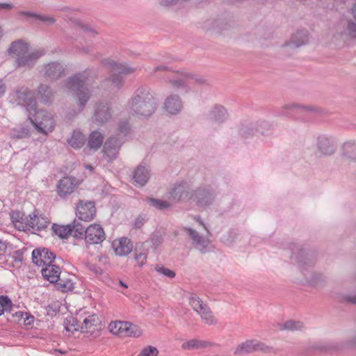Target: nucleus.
<instances>
[{"label": "nucleus", "mask_w": 356, "mask_h": 356, "mask_svg": "<svg viewBox=\"0 0 356 356\" xmlns=\"http://www.w3.org/2000/svg\"><path fill=\"white\" fill-rule=\"evenodd\" d=\"M291 248L292 256L297 261L299 268L302 271L305 279L310 284L322 287L326 283V277L321 273H312L309 274V270L313 267L316 261L315 252L311 250H306L300 245L293 244Z\"/></svg>", "instance_id": "f257e3e1"}, {"label": "nucleus", "mask_w": 356, "mask_h": 356, "mask_svg": "<svg viewBox=\"0 0 356 356\" xmlns=\"http://www.w3.org/2000/svg\"><path fill=\"white\" fill-rule=\"evenodd\" d=\"M157 105L150 89L144 86L136 90L129 102L130 113L140 118L151 116L156 111Z\"/></svg>", "instance_id": "f03ea898"}, {"label": "nucleus", "mask_w": 356, "mask_h": 356, "mask_svg": "<svg viewBox=\"0 0 356 356\" xmlns=\"http://www.w3.org/2000/svg\"><path fill=\"white\" fill-rule=\"evenodd\" d=\"M89 71L86 70L70 76L65 82V88L72 93L79 111L83 110L91 97V90L87 86Z\"/></svg>", "instance_id": "7ed1b4c3"}, {"label": "nucleus", "mask_w": 356, "mask_h": 356, "mask_svg": "<svg viewBox=\"0 0 356 356\" xmlns=\"http://www.w3.org/2000/svg\"><path fill=\"white\" fill-rule=\"evenodd\" d=\"M103 63L113 72L108 79V81L111 83V86L113 89L120 90L124 86V80L121 75L122 74H129L134 72L136 70L134 67H129L124 64L118 63L111 59L103 60Z\"/></svg>", "instance_id": "20e7f679"}, {"label": "nucleus", "mask_w": 356, "mask_h": 356, "mask_svg": "<svg viewBox=\"0 0 356 356\" xmlns=\"http://www.w3.org/2000/svg\"><path fill=\"white\" fill-rule=\"evenodd\" d=\"M10 102L13 104L24 106L29 114H32L37 108V102L32 90L22 87L10 95Z\"/></svg>", "instance_id": "39448f33"}, {"label": "nucleus", "mask_w": 356, "mask_h": 356, "mask_svg": "<svg viewBox=\"0 0 356 356\" xmlns=\"http://www.w3.org/2000/svg\"><path fill=\"white\" fill-rule=\"evenodd\" d=\"M29 120L40 133L47 134L54 128V120L52 115L47 111L35 110L32 114H29Z\"/></svg>", "instance_id": "423d86ee"}, {"label": "nucleus", "mask_w": 356, "mask_h": 356, "mask_svg": "<svg viewBox=\"0 0 356 356\" xmlns=\"http://www.w3.org/2000/svg\"><path fill=\"white\" fill-rule=\"evenodd\" d=\"M169 83L175 89H183L186 92H188L192 89L193 86L195 84H205L207 79L202 76L196 74L181 72L179 77L169 79Z\"/></svg>", "instance_id": "0eeeda50"}, {"label": "nucleus", "mask_w": 356, "mask_h": 356, "mask_svg": "<svg viewBox=\"0 0 356 356\" xmlns=\"http://www.w3.org/2000/svg\"><path fill=\"white\" fill-rule=\"evenodd\" d=\"M298 114L304 113H318L321 109L312 105H304L298 103H288L275 111L277 117L292 118L293 113Z\"/></svg>", "instance_id": "6e6552de"}, {"label": "nucleus", "mask_w": 356, "mask_h": 356, "mask_svg": "<svg viewBox=\"0 0 356 356\" xmlns=\"http://www.w3.org/2000/svg\"><path fill=\"white\" fill-rule=\"evenodd\" d=\"M217 196L216 190L211 186H202L193 190V200L197 206L207 208L212 205Z\"/></svg>", "instance_id": "1a4fd4ad"}, {"label": "nucleus", "mask_w": 356, "mask_h": 356, "mask_svg": "<svg viewBox=\"0 0 356 356\" xmlns=\"http://www.w3.org/2000/svg\"><path fill=\"white\" fill-rule=\"evenodd\" d=\"M189 304L201 317L202 320L207 325H215L217 320L214 317L207 304L195 294H191L189 298Z\"/></svg>", "instance_id": "9d476101"}, {"label": "nucleus", "mask_w": 356, "mask_h": 356, "mask_svg": "<svg viewBox=\"0 0 356 356\" xmlns=\"http://www.w3.org/2000/svg\"><path fill=\"white\" fill-rule=\"evenodd\" d=\"M270 348L257 339L246 340L238 344L234 350V355H248L256 351L270 352Z\"/></svg>", "instance_id": "9b49d317"}, {"label": "nucleus", "mask_w": 356, "mask_h": 356, "mask_svg": "<svg viewBox=\"0 0 356 356\" xmlns=\"http://www.w3.org/2000/svg\"><path fill=\"white\" fill-rule=\"evenodd\" d=\"M169 198L175 202L193 200V190L186 182L175 184L169 191Z\"/></svg>", "instance_id": "f8f14e48"}, {"label": "nucleus", "mask_w": 356, "mask_h": 356, "mask_svg": "<svg viewBox=\"0 0 356 356\" xmlns=\"http://www.w3.org/2000/svg\"><path fill=\"white\" fill-rule=\"evenodd\" d=\"M42 73L47 81H56L65 76V67L60 62L53 61L42 66Z\"/></svg>", "instance_id": "ddd939ff"}, {"label": "nucleus", "mask_w": 356, "mask_h": 356, "mask_svg": "<svg viewBox=\"0 0 356 356\" xmlns=\"http://www.w3.org/2000/svg\"><path fill=\"white\" fill-rule=\"evenodd\" d=\"M44 54V51L42 49H38L31 52L27 51V53L19 58H17L15 60V66L17 68L30 70L35 65L37 60Z\"/></svg>", "instance_id": "4468645a"}, {"label": "nucleus", "mask_w": 356, "mask_h": 356, "mask_svg": "<svg viewBox=\"0 0 356 356\" xmlns=\"http://www.w3.org/2000/svg\"><path fill=\"white\" fill-rule=\"evenodd\" d=\"M112 109L107 102H100L95 104L92 120L98 124H104L111 120Z\"/></svg>", "instance_id": "2eb2a0df"}, {"label": "nucleus", "mask_w": 356, "mask_h": 356, "mask_svg": "<svg viewBox=\"0 0 356 356\" xmlns=\"http://www.w3.org/2000/svg\"><path fill=\"white\" fill-rule=\"evenodd\" d=\"M96 214V207L92 201H80L76 207V216L79 220L90 221Z\"/></svg>", "instance_id": "dca6fc26"}, {"label": "nucleus", "mask_w": 356, "mask_h": 356, "mask_svg": "<svg viewBox=\"0 0 356 356\" xmlns=\"http://www.w3.org/2000/svg\"><path fill=\"white\" fill-rule=\"evenodd\" d=\"M49 219L42 214H36L35 212L26 218L27 227L26 231H42L45 229L49 224Z\"/></svg>", "instance_id": "f3484780"}, {"label": "nucleus", "mask_w": 356, "mask_h": 356, "mask_svg": "<svg viewBox=\"0 0 356 356\" xmlns=\"http://www.w3.org/2000/svg\"><path fill=\"white\" fill-rule=\"evenodd\" d=\"M55 259V254L47 248L35 249L32 252L33 262L39 266L52 264Z\"/></svg>", "instance_id": "a211bd4d"}, {"label": "nucleus", "mask_w": 356, "mask_h": 356, "mask_svg": "<svg viewBox=\"0 0 356 356\" xmlns=\"http://www.w3.org/2000/svg\"><path fill=\"white\" fill-rule=\"evenodd\" d=\"M105 239L103 228L97 224L90 225L86 228L85 240L89 244H98Z\"/></svg>", "instance_id": "6ab92c4d"}, {"label": "nucleus", "mask_w": 356, "mask_h": 356, "mask_svg": "<svg viewBox=\"0 0 356 356\" xmlns=\"http://www.w3.org/2000/svg\"><path fill=\"white\" fill-rule=\"evenodd\" d=\"M76 187L75 179L72 177L62 178L57 185V193L63 199L67 198Z\"/></svg>", "instance_id": "aec40b11"}, {"label": "nucleus", "mask_w": 356, "mask_h": 356, "mask_svg": "<svg viewBox=\"0 0 356 356\" xmlns=\"http://www.w3.org/2000/svg\"><path fill=\"white\" fill-rule=\"evenodd\" d=\"M122 143L118 138H108L104 145V156L109 161L116 159Z\"/></svg>", "instance_id": "412c9836"}, {"label": "nucleus", "mask_w": 356, "mask_h": 356, "mask_svg": "<svg viewBox=\"0 0 356 356\" xmlns=\"http://www.w3.org/2000/svg\"><path fill=\"white\" fill-rule=\"evenodd\" d=\"M317 150L322 155L330 156L336 150V146L331 138L321 135L317 138Z\"/></svg>", "instance_id": "4be33fe9"}, {"label": "nucleus", "mask_w": 356, "mask_h": 356, "mask_svg": "<svg viewBox=\"0 0 356 356\" xmlns=\"http://www.w3.org/2000/svg\"><path fill=\"white\" fill-rule=\"evenodd\" d=\"M183 107V102L178 95L171 94L165 99L164 108L170 114L177 115L179 113Z\"/></svg>", "instance_id": "5701e85b"}, {"label": "nucleus", "mask_w": 356, "mask_h": 356, "mask_svg": "<svg viewBox=\"0 0 356 356\" xmlns=\"http://www.w3.org/2000/svg\"><path fill=\"white\" fill-rule=\"evenodd\" d=\"M150 177L149 169L140 164L134 170L132 175L133 184L137 186H145Z\"/></svg>", "instance_id": "b1692460"}, {"label": "nucleus", "mask_w": 356, "mask_h": 356, "mask_svg": "<svg viewBox=\"0 0 356 356\" xmlns=\"http://www.w3.org/2000/svg\"><path fill=\"white\" fill-rule=\"evenodd\" d=\"M226 109L220 105H216L208 111L206 119L210 122L222 123L227 118Z\"/></svg>", "instance_id": "393cba45"}, {"label": "nucleus", "mask_w": 356, "mask_h": 356, "mask_svg": "<svg viewBox=\"0 0 356 356\" xmlns=\"http://www.w3.org/2000/svg\"><path fill=\"white\" fill-rule=\"evenodd\" d=\"M114 251L117 255L126 256L133 250V244L130 239L123 237L113 242Z\"/></svg>", "instance_id": "a878e982"}, {"label": "nucleus", "mask_w": 356, "mask_h": 356, "mask_svg": "<svg viewBox=\"0 0 356 356\" xmlns=\"http://www.w3.org/2000/svg\"><path fill=\"white\" fill-rule=\"evenodd\" d=\"M29 51V45L23 40H17L11 42L9 49H8V54L15 58H17L24 55Z\"/></svg>", "instance_id": "bb28decb"}, {"label": "nucleus", "mask_w": 356, "mask_h": 356, "mask_svg": "<svg viewBox=\"0 0 356 356\" xmlns=\"http://www.w3.org/2000/svg\"><path fill=\"white\" fill-rule=\"evenodd\" d=\"M217 346H218V344L213 342L193 339L183 343L181 348L186 350H191Z\"/></svg>", "instance_id": "cd10ccee"}, {"label": "nucleus", "mask_w": 356, "mask_h": 356, "mask_svg": "<svg viewBox=\"0 0 356 356\" xmlns=\"http://www.w3.org/2000/svg\"><path fill=\"white\" fill-rule=\"evenodd\" d=\"M309 42V35L307 30H300L294 33L291 38L286 47L292 48H298L307 44Z\"/></svg>", "instance_id": "c85d7f7f"}, {"label": "nucleus", "mask_w": 356, "mask_h": 356, "mask_svg": "<svg viewBox=\"0 0 356 356\" xmlns=\"http://www.w3.org/2000/svg\"><path fill=\"white\" fill-rule=\"evenodd\" d=\"M182 230L184 231L190 237L192 240L193 244L198 247L201 251L206 248L208 243L207 241L195 229L190 227H183Z\"/></svg>", "instance_id": "c756f323"}, {"label": "nucleus", "mask_w": 356, "mask_h": 356, "mask_svg": "<svg viewBox=\"0 0 356 356\" xmlns=\"http://www.w3.org/2000/svg\"><path fill=\"white\" fill-rule=\"evenodd\" d=\"M99 318L97 315L92 314L86 317L81 326V331L83 333H90L92 334L98 329Z\"/></svg>", "instance_id": "7c9ffc66"}, {"label": "nucleus", "mask_w": 356, "mask_h": 356, "mask_svg": "<svg viewBox=\"0 0 356 356\" xmlns=\"http://www.w3.org/2000/svg\"><path fill=\"white\" fill-rule=\"evenodd\" d=\"M42 276L51 283L58 280V276L61 275L60 268L56 265L49 264L45 266L41 270Z\"/></svg>", "instance_id": "2f4dec72"}, {"label": "nucleus", "mask_w": 356, "mask_h": 356, "mask_svg": "<svg viewBox=\"0 0 356 356\" xmlns=\"http://www.w3.org/2000/svg\"><path fill=\"white\" fill-rule=\"evenodd\" d=\"M37 95L42 103L49 104L54 97V92L50 86L41 83L37 90Z\"/></svg>", "instance_id": "473e14b6"}, {"label": "nucleus", "mask_w": 356, "mask_h": 356, "mask_svg": "<svg viewBox=\"0 0 356 356\" xmlns=\"http://www.w3.org/2000/svg\"><path fill=\"white\" fill-rule=\"evenodd\" d=\"M342 156L350 161H356V143L346 142L342 147Z\"/></svg>", "instance_id": "72a5a7b5"}, {"label": "nucleus", "mask_w": 356, "mask_h": 356, "mask_svg": "<svg viewBox=\"0 0 356 356\" xmlns=\"http://www.w3.org/2000/svg\"><path fill=\"white\" fill-rule=\"evenodd\" d=\"M26 218L24 213L20 211H12L11 219L14 223L15 227L19 231H24L27 227Z\"/></svg>", "instance_id": "f704fd0d"}, {"label": "nucleus", "mask_w": 356, "mask_h": 356, "mask_svg": "<svg viewBox=\"0 0 356 356\" xmlns=\"http://www.w3.org/2000/svg\"><path fill=\"white\" fill-rule=\"evenodd\" d=\"M20 15L26 16L29 17L35 18L47 26L53 25L56 23V20L54 17L49 15H40L35 13L29 11H21L19 13Z\"/></svg>", "instance_id": "c9c22d12"}, {"label": "nucleus", "mask_w": 356, "mask_h": 356, "mask_svg": "<svg viewBox=\"0 0 356 356\" xmlns=\"http://www.w3.org/2000/svg\"><path fill=\"white\" fill-rule=\"evenodd\" d=\"M104 136L99 131H92L88 138V147L94 151L97 150L102 145Z\"/></svg>", "instance_id": "e433bc0d"}, {"label": "nucleus", "mask_w": 356, "mask_h": 356, "mask_svg": "<svg viewBox=\"0 0 356 356\" xmlns=\"http://www.w3.org/2000/svg\"><path fill=\"white\" fill-rule=\"evenodd\" d=\"M108 328L111 332L117 335H125V332L130 328V323L123 321L111 322Z\"/></svg>", "instance_id": "4c0bfd02"}, {"label": "nucleus", "mask_w": 356, "mask_h": 356, "mask_svg": "<svg viewBox=\"0 0 356 356\" xmlns=\"http://www.w3.org/2000/svg\"><path fill=\"white\" fill-rule=\"evenodd\" d=\"M68 144L75 149L83 147L86 142V136L79 131H73L71 137L67 140Z\"/></svg>", "instance_id": "58836bf2"}, {"label": "nucleus", "mask_w": 356, "mask_h": 356, "mask_svg": "<svg viewBox=\"0 0 356 356\" xmlns=\"http://www.w3.org/2000/svg\"><path fill=\"white\" fill-rule=\"evenodd\" d=\"M81 220L75 219L71 224L70 228L72 229V235L77 238H83V236H86V226L81 222Z\"/></svg>", "instance_id": "ea45409f"}, {"label": "nucleus", "mask_w": 356, "mask_h": 356, "mask_svg": "<svg viewBox=\"0 0 356 356\" xmlns=\"http://www.w3.org/2000/svg\"><path fill=\"white\" fill-rule=\"evenodd\" d=\"M54 283L56 284L58 288L62 291H72L74 288L72 280L65 277V274L58 276V280L55 281Z\"/></svg>", "instance_id": "a19ab883"}, {"label": "nucleus", "mask_w": 356, "mask_h": 356, "mask_svg": "<svg viewBox=\"0 0 356 356\" xmlns=\"http://www.w3.org/2000/svg\"><path fill=\"white\" fill-rule=\"evenodd\" d=\"M304 328L305 325L302 322L292 320L279 325V329L281 330L297 331L302 330Z\"/></svg>", "instance_id": "79ce46f5"}, {"label": "nucleus", "mask_w": 356, "mask_h": 356, "mask_svg": "<svg viewBox=\"0 0 356 356\" xmlns=\"http://www.w3.org/2000/svg\"><path fill=\"white\" fill-rule=\"evenodd\" d=\"M54 233L61 238H67L69 235H72V229L70 225H58L54 224L52 226Z\"/></svg>", "instance_id": "37998d69"}, {"label": "nucleus", "mask_w": 356, "mask_h": 356, "mask_svg": "<svg viewBox=\"0 0 356 356\" xmlns=\"http://www.w3.org/2000/svg\"><path fill=\"white\" fill-rule=\"evenodd\" d=\"M147 202L152 207L159 210H165L170 207L171 204L165 200L156 199L152 197H147Z\"/></svg>", "instance_id": "c03bdc74"}, {"label": "nucleus", "mask_w": 356, "mask_h": 356, "mask_svg": "<svg viewBox=\"0 0 356 356\" xmlns=\"http://www.w3.org/2000/svg\"><path fill=\"white\" fill-rule=\"evenodd\" d=\"M257 131L255 124H243L239 129L240 135L243 138H248Z\"/></svg>", "instance_id": "a18cd8bd"}, {"label": "nucleus", "mask_w": 356, "mask_h": 356, "mask_svg": "<svg viewBox=\"0 0 356 356\" xmlns=\"http://www.w3.org/2000/svg\"><path fill=\"white\" fill-rule=\"evenodd\" d=\"M12 135L16 138H26L29 135V129L25 125L17 126L13 129Z\"/></svg>", "instance_id": "49530a36"}, {"label": "nucleus", "mask_w": 356, "mask_h": 356, "mask_svg": "<svg viewBox=\"0 0 356 356\" xmlns=\"http://www.w3.org/2000/svg\"><path fill=\"white\" fill-rule=\"evenodd\" d=\"M0 306L3 313L6 312H10L13 307V302L11 300L6 296H0Z\"/></svg>", "instance_id": "de8ad7c7"}, {"label": "nucleus", "mask_w": 356, "mask_h": 356, "mask_svg": "<svg viewBox=\"0 0 356 356\" xmlns=\"http://www.w3.org/2000/svg\"><path fill=\"white\" fill-rule=\"evenodd\" d=\"M154 269L156 272L169 278H173L175 276V273L174 271L164 267L163 266L156 265Z\"/></svg>", "instance_id": "09e8293b"}, {"label": "nucleus", "mask_w": 356, "mask_h": 356, "mask_svg": "<svg viewBox=\"0 0 356 356\" xmlns=\"http://www.w3.org/2000/svg\"><path fill=\"white\" fill-rule=\"evenodd\" d=\"M255 126L257 131L260 132L261 134H264L266 131L270 130L272 127L270 123L266 120L258 121L255 124Z\"/></svg>", "instance_id": "8fccbe9b"}, {"label": "nucleus", "mask_w": 356, "mask_h": 356, "mask_svg": "<svg viewBox=\"0 0 356 356\" xmlns=\"http://www.w3.org/2000/svg\"><path fill=\"white\" fill-rule=\"evenodd\" d=\"M346 30L350 36L356 38V21L350 19L348 22Z\"/></svg>", "instance_id": "3c124183"}, {"label": "nucleus", "mask_w": 356, "mask_h": 356, "mask_svg": "<svg viewBox=\"0 0 356 356\" xmlns=\"http://www.w3.org/2000/svg\"><path fill=\"white\" fill-rule=\"evenodd\" d=\"M147 253L146 252H136L135 259L138 262L139 266H143L147 260Z\"/></svg>", "instance_id": "603ef678"}, {"label": "nucleus", "mask_w": 356, "mask_h": 356, "mask_svg": "<svg viewBox=\"0 0 356 356\" xmlns=\"http://www.w3.org/2000/svg\"><path fill=\"white\" fill-rule=\"evenodd\" d=\"M140 331L136 327V326H134L131 323L130 328H129L128 331L125 332V335L135 337L140 336Z\"/></svg>", "instance_id": "864d4df0"}, {"label": "nucleus", "mask_w": 356, "mask_h": 356, "mask_svg": "<svg viewBox=\"0 0 356 356\" xmlns=\"http://www.w3.org/2000/svg\"><path fill=\"white\" fill-rule=\"evenodd\" d=\"M81 28L83 31L88 36L95 37L97 34V31H96L88 25L83 24L81 26Z\"/></svg>", "instance_id": "5fc2aeb1"}, {"label": "nucleus", "mask_w": 356, "mask_h": 356, "mask_svg": "<svg viewBox=\"0 0 356 356\" xmlns=\"http://www.w3.org/2000/svg\"><path fill=\"white\" fill-rule=\"evenodd\" d=\"M119 130L121 133L124 134V135L127 134V133L130 130L129 124L127 122H122L120 124Z\"/></svg>", "instance_id": "6e6d98bb"}, {"label": "nucleus", "mask_w": 356, "mask_h": 356, "mask_svg": "<svg viewBox=\"0 0 356 356\" xmlns=\"http://www.w3.org/2000/svg\"><path fill=\"white\" fill-rule=\"evenodd\" d=\"M145 221H146V220H145V217L140 215L136 218V220L134 221V227L136 228H140L144 225Z\"/></svg>", "instance_id": "4d7b16f0"}, {"label": "nucleus", "mask_w": 356, "mask_h": 356, "mask_svg": "<svg viewBox=\"0 0 356 356\" xmlns=\"http://www.w3.org/2000/svg\"><path fill=\"white\" fill-rule=\"evenodd\" d=\"M342 301L356 304V295H346L342 297Z\"/></svg>", "instance_id": "13d9d810"}, {"label": "nucleus", "mask_w": 356, "mask_h": 356, "mask_svg": "<svg viewBox=\"0 0 356 356\" xmlns=\"http://www.w3.org/2000/svg\"><path fill=\"white\" fill-rule=\"evenodd\" d=\"M163 242V238L158 234H154L152 238V243L154 246H159Z\"/></svg>", "instance_id": "bf43d9fd"}, {"label": "nucleus", "mask_w": 356, "mask_h": 356, "mask_svg": "<svg viewBox=\"0 0 356 356\" xmlns=\"http://www.w3.org/2000/svg\"><path fill=\"white\" fill-rule=\"evenodd\" d=\"M8 245H10L9 243H7L6 242H3L0 238V255H3L6 253V251Z\"/></svg>", "instance_id": "052dcab7"}, {"label": "nucleus", "mask_w": 356, "mask_h": 356, "mask_svg": "<svg viewBox=\"0 0 356 356\" xmlns=\"http://www.w3.org/2000/svg\"><path fill=\"white\" fill-rule=\"evenodd\" d=\"M14 8V5L11 3H0V10H10Z\"/></svg>", "instance_id": "680f3d73"}, {"label": "nucleus", "mask_w": 356, "mask_h": 356, "mask_svg": "<svg viewBox=\"0 0 356 356\" xmlns=\"http://www.w3.org/2000/svg\"><path fill=\"white\" fill-rule=\"evenodd\" d=\"M346 346L350 348H356V334L346 341Z\"/></svg>", "instance_id": "e2e57ef3"}, {"label": "nucleus", "mask_w": 356, "mask_h": 356, "mask_svg": "<svg viewBox=\"0 0 356 356\" xmlns=\"http://www.w3.org/2000/svg\"><path fill=\"white\" fill-rule=\"evenodd\" d=\"M6 86L2 80H0V98L3 97L6 92Z\"/></svg>", "instance_id": "0e129e2a"}, {"label": "nucleus", "mask_w": 356, "mask_h": 356, "mask_svg": "<svg viewBox=\"0 0 356 356\" xmlns=\"http://www.w3.org/2000/svg\"><path fill=\"white\" fill-rule=\"evenodd\" d=\"M80 51L85 54H89L92 51V47L90 45L83 47L81 49H80Z\"/></svg>", "instance_id": "69168bd1"}, {"label": "nucleus", "mask_w": 356, "mask_h": 356, "mask_svg": "<svg viewBox=\"0 0 356 356\" xmlns=\"http://www.w3.org/2000/svg\"><path fill=\"white\" fill-rule=\"evenodd\" d=\"M351 14L353 15V19L356 21V2L351 8Z\"/></svg>", "instance_id": "338daca9"}, {"label": "nucleus", "mask_w": 356, "mask_h": 356, "mask_svg": "<svg viewBox=\"0 0 356 356\" xmlns=\"http://www.w3.org/2000/svg\"><path fill=\"white\" fill-rule=\"evenodd\" d=\"M159 70H168V67H167V66H165L164 65H161L156 66L154 69L155 72L159 71Z\"/></svg>", "instance_id": "774afa93"}]
</instances>
